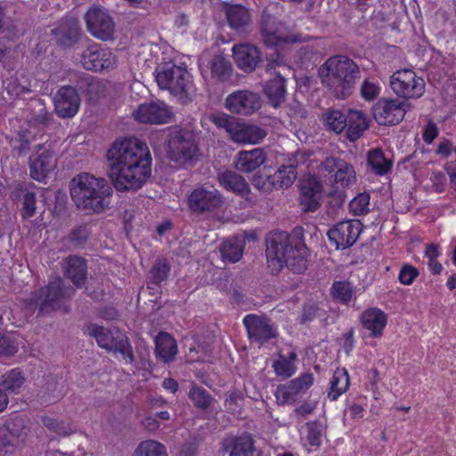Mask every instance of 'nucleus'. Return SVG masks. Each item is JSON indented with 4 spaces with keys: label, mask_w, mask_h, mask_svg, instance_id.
Masks as SVG:
<instances>
[{
    "label": "nucleus",
    "mask_w": 456,
    "mask_h": 456,
    "mask_svg": "<svg viewBox=\"0 0 456 456\" xmlns=\"http://www.w3.org/2000/svg\"><path fill=\"white\" fill-rule=\"evenodd\" d=\"M319 308L315 305H306L303 308L301 323L312 322L317 315Z\"/></svg>",
    "instance_id": "nucleus-64"
},
{
    "label": "nucleus",
    "mask_w": 456,
    "mask_h": 456,
    "mask_svg": "<svg viewBox=\"0 0 456 456\" xmlns=\"http://www.w3.org/2000/svg\"><path fill=\"white\" fill-rule=\"evenodd\" d=\"M297 354L295 351H290L288 355L279 354L278 359L273 362L272 367L276 376L283 379L292 377L297 371L295 362Z\"/></svg>",
    "instance_id": "nucleus-37"
},
{
    "label": "nucleus",
    "mask_w": 456,
    "mask_h": 456,
    "mask_svg": "<svg viewBox=\"0 0 456 456\" xmlns=\"http://www.w3.org/2000/svg\"><path fill=\"white\" fill-rule=\"evenodd\" d=\"M53 118V114L48 112L45 106H42L37 113L34 114L33 119L35 123L42 126H49Z\"/></svg>",
    "instance_id": "nucleus-63"
},
{
    "label": "nucleus",
    "mask_w": 456,
    "mask_h": 456,
    "mask_svg": "<svg viewBox=\"0 0 456 456\" xmlns=\"http://www.w3.org/2000/svg\"><path fill=\"white\" fill-rule=\"evenodd\" d=\"M328 397L331 401H336L343 393H345L349 385V375L346 369H338L335 370L330 382Z\"/></svg>",
    "instance_id": "nucleus-39"
},
{
    "label": "nucleus",
    "mask_w": 456,
    "mask_h": 456,
    "mask_svg": "<svg viewBox=\"0 0 456 456\" xmlns=\"http://www.w3.org/2000/svg\"><path fill=\"white\" fill-rule=\"evenodd\" d=\"M70 196L76 206L94 213L103 211L110 205L112 187L104 178H96L88 173H81L70 182Z\"/></svg>",
    "instance_id": "nucleus-4"
},
{
    "label": "nucleus",
    "mask_w": 456,
    "mask_h": 456,
    "mask_svg": "<svg viewBox=\"0 0 456 456\" xmlns=\"http://www.w3.org/2000/svg\"><path fill=\"white\" fill-rule=\"evenodd\" d=\"M341 160V159L335 157L326 158L320 165V170L322 172H327L331 175V177H334L338 165H340Z\"/></svg>",
    "instance_id": "nucleus-61"
},
{
    "label": "nucleus",
    "mask_w": 456,
    "mask_h": 456,
    "mask_svg": "<svg viewBox=\"0 0 456 456\" xmlns=\"http://www.w3.org/2000/svg\"><path fill=\"white\" fill-rule=\"evenodd\" d=\"M156 81L162 90H168L182 103L191 101L194 85L185 68L173 62L163 63L156 68Z\"/></svg>",
    "instance_id": "nucleus-5"
},
{
    "label": "nucleus",
    "mask_w": 456,
    "mask_h": 456,
    "mask_svg": "<svg viewBox=\"0 0 456 456\" xmlns=\"http://www.w3.org/2000/svg\"><path fill=\"white\" fill-rule=\"evenodd\" d=\"M116 58L108 48L92 45L83 52L81 63L87 70L102 71L112 68Z\"/></svg>",
    "instance_id": "nucleus-22"
},
{
    "label": "nucleus",
    "mask_w": 456,
    "mask_h": 456,
    "mask_svg": "<svg viewBox=\"0 0 456 456\" xmlns=\"http://www.w3.org/2000/svg\"><path fill=\"white\" fill-rule=\"evenodd\" d=\"M242 323L249 341L260 346L279 336L277 326L266 315L248 314L244 316Z\"/></svg>",
    "instance_id": "nucleus-13"
},
{
    "label": "nucleus",
    "mask_w": 456,
    "mask_h": 456,
    "mask_svg": "<svg viewBox=\"0 0 456 456\" xmlns=\"http://www.w3.org/2000/svg\"><path fill=\"white\" fill-rule=\"evenodd\" d=\"M369 127L367 118L361 110H349L346 119V136L351 142L359 139Z\"/></svg>",
    "instance_id": "nucleus-34"
},
{
    "label": "nucleus",
    "mask_w": 456,
    "mask_h": 456,
    "mask_svg": "<svg viewBox=\"0 0 456 456\" xmlns=\"http://www.w3.org/2000/svg\"><path fill=\"white\" fill-rule=\"evenodd\" d=\"M219 184L228 191L246 198L250 193V187L246 179L232 170H225L217 174Z\"/></svg>",
    "instance_id": "nucleus-31"
},
{
    "label": "nucleus",
    "mask_w": 456,
    "mask_h": 456,
    "mask_svg": "<svg viewBox=\"0 0 456 456\" xmlns=\"http://www.w3.org/2000/svg\"><path fill=\"white\" fill-rule=\"evenodd\" d=\"M57 166V157L51 142L38 143L33 147L28 157L30 177L39 183L45 182Z\"/></svg>",
    "instance_id": "nucleus-9"
},
{
    "label": "nucleus",
    "mask_w": 456,
    "mask_h": 456,
    "mask_svg": "<svg viewBox=\"0 0 456 456\" xmlns=\"http://www.w3.org/2000/svg\"><path fill=\"white\" fill-rule=\"evenodd\" d=\"M74 292L71 286H66L60 277H56L46 286L33 291L26 300V305L33 311L37 308L39 314H47L56 311L63 299L71 297Z\"/></svg>",
    "instance_id": "nucleus-6"
},
{
    "label": "nucleus",
    "mask_w": 456,
    "mask_h": 456,
    "mask_svg": "<svg viewBox=\"0 0 456 456\" xmlns=\"http://www.w3.org/2000/svg\"><path fill=\"white\" fill-rule=\"evenodd\" d=\"M155 355L162 363H170L175 360L178 353L176 340L167 332L160 331L155 338Z\"/></svg>",
    "instance_id": "nucleus-30"
},
{
    "label": "nucleus",
    "mask_w": 456,
    "mask_h": 456,
    "mask_svg": "<svg viewBox=\"0 0 456 456\" xmlns=\"http://www.w3.org/2000/svg\"><path fill=\"white\" fill-rule=\"evenodd\" d=\"M361 232L362 224L359 220H345L330 229L327 235L337 249H346L356 242Z\"/></svg>",
    "instance_id": "nucleus-18"
},
{
    "label": "nucleus",
    "mask_w": 456,
    "mask_h": 456,
    "mask_svg": "<svg viewBox=\"0 0 456 456\" xmlns=\"http://www.w3.org/2000/svg\"><path fill=\"white\" fill-rule=\"evenodd\" d=\"M419 270L411 265H403L400 270L398 280L403 285H411L419 276Z\"/></svg>",
    "instance_id": "nucleus-54"
},
{
    "label": "nucleus",
    "mask_w": 456,
    "mask_h": 456,
    "mask_svg": "<svg viewBox=\"0 0 456 456\" xmlns=\"http://www.w3.org/2000/svg\"><path fill=\"white\" fill-rule=\"evenodd\" d=\"M87 30L96 38L107 41L113 38L114 22L105 9L92 7L85 14Z\"/></svg>",
    "instance_id": "nucleus-17"
},
{
    "label": "nucleus",
    "mask_w": 456,
    "mask_h": 456,
    "mask_svg": "<svg viewBox=\"0 0 456 456\" xmlns=\"http://www.w3.org/2000/svg\"><path fill=\"white\" fill-rule=\"evenodd\" d=\"M225 108L232 114L249 116L262 106L259 94L249 90H237L227 95Z\"/></svg>",
    "instance_id": "nucleus-16"
},
{
    "label": "nucleus",
    "mask_w": 456,
    "mask_h": 456,
    "mask_svg": "<svg viewBox=\"0 0 456 456\" xmlns=\"http://www.w3.org/2000/svg\"><path fill=\"white\" fill-rule=\"evenodd\" d=\"M111 352L120 353L123 358L128 363H132L133 362H134L133 346L129 341V338L126 335L121 337L120 340L117 341Z\"/></svg>",
    "instance_id": "nucleus-53"
},
{
    "label": "nucleus",
    "mask_w": 456,
    "mask_h": 456,
    "mask_svg": "<svg viewBox=\"0 0 456 456\" xmlns=\"http://www.w3.org/2000/svg\"><path fill=\"white\" fill-rule=\"evenodd\" d=\"M370 195L368 193H359L349 203L350 210L355 216H362L369 211Z\"/></svg>",
    "instance_id": "nucleus-52"
},
{
    "label": "nucleus",
    "mask_w": 456,
    "mask_h": 456,
    "mask_svg": "<svg viewBox=\"0 0 456 456\" xmlns=\"http://www.w3.org/2000/svg\"><path fill=\"white\" fill-rule=\"evenodd\" d=\"M360 322L370 331V337L381 338L387 324V315L378 307H370L361 314Z\"/></svg>",
    "instance_id": "nucleus-27"
},
{
    "label": "nucleus",
    "mask_w": 456,
    "mask_h": 456,
    "mask_svg": "<svg viewBox=\"0 0 456 456\" xmlns=\"http://www.w3.org/2000/svg\"><path fill=\"white\" fill-rule=\"evenodd\" d=\"M267 61L268 62L265 66L266 71H273L275 77L266 82L264 87V93L268 99L269 104L273 108H278L281 105V103L285 102L287 91L286 80L281 76V72L276 70V68L284 66L285 60L281 53L274 52L273 53L270 54Z\"/></svg>",
    "instance_id": "nucleus-10"
},
{
    "label": "nucleus",
    "mask_w": 456,
    "mask_h": 456,
    "mask_svg": "<svg viewBox=\"0 0 456 456\" xmlns=\"http://www.w3.org/2000/svg\"><path fill=\"white\" fill-rule=\"evenodd\" d=\"M346 119L347 114L338 110L329 109L323 113V122L327 129L336 134H340L346 129Z\"/></svg>",
    "instance_id": "nucleus-40"
},
{
    "label": "nucleus",
    "mask_w": 456,
    "mask_h": 456,
    "mask_svg": "<svg viewBox=\"0 0 456 456\" xmlns=\"http://www.w3.org/2000/svg\"><path fill=\"white\" fill-rule=\"evenodd\" d=\"M284 23L266 8L261 12L259 28L262 40L268 47L277 46L282 44H295L306 42L309 37L301 34L284 35Z\"/></svg>",
    "instance_id": "nucleus-7"
},
{
    "label": "nucleus",
    "mask_w": 456,
    "mask_h": 456,
    "mask_svg": "<svg viewBox=\"0 0 456 456\" xmlns=\"http://www.w3.org/2000/svg\"><path fill=\"white\" fill-rule=\"evenodd\" d=\"M297 178V165H283L273 175V179L278 183L280 189L289 188Z\"/></svg>",
    "instance_id": "nucleus-45"
},
{
    "label": "nucleus",
    "mask_w": 456,
    "mask_h": 456,
    "mask_svg": "<svg viewBox=\"0 0 456 456\" xmlns=\"http://www.w3.org/2000/svg\"><path fill=\"white\" fill-rule=\"evenodd\" d=\"M306 440L308 444L314 448H319L322 444V436L323 434V426L318 421H309L306 423Z\"/></svg>",
    "instance_id": "nucleus-50"
},
{
    "label": "nucleus",
    "mask_w": 456,
    "mask_h": 456,
    "mask_svg": "<svg viewBox=\"0 0 456 456\" xmlns=\"http://www.w3.org/2000/svg\"><path fill=\"white\" fill-rule=\"evenodd\" d=\"M15 341L8 335H0V355L11 356L17 353Z\"/></svg>",
    "instance_id": "nucleus-56"
},
{
    "label": "nucleus",
    "mask_w": 456,
    "mask_h": 456,
    "mask_svg": "<svg viewBox=\"0 0 456 456\" xmlns=\"http://www.w3.org/2000/svg\"><path fill=\"white\" fill-rule=\"evenodd\" d=\"M91 233L92 232L88 224H80L70 230L68 240L75 248H84Z\"/></svg>",
    "instance_id": "nucleus-47"
},
{
    "label": "nucleus",
    "mask_w": 456,
    "mask_h": 456,
    "mask_svg": "<svg viewBox=\"0 0 456 456\" xmlns=\"http://www.w3.org/2000/svg\"><path fill=\"white\" fill-rule=\"evenodd\" d=\"M367 165L372 173L381 176L387 175L391 170L393 161L385 156L381 149L376 148L368 152Z\"/></svg>",
    "instance_id": "nucleus-35"
},
{
    "label": "nucleus",
    "mask_w": 456,
    "mask_h": 456,
    "mask_svg": "<svg viewBox=\"0 0 456 456\" xmlns=\"http://www.w3.org/2000/svg\"><path fill=\"white\" fill-rule=\"evenodd\" d=\"M104 92V86L102 81L94 77H91L86 95L91 100L99 97Z\"/></svg>",
    "instance_id": "nucleus-60"
},
{
    "label": "nucleus",
    "mask_w": 456,
    "mask_h": 456,
    "mask_svg": "<svg viewBox=\"0 0 456 456\" xmlns=\"http://www.w3.org/2000/svg\"><path fill=\"white\" fill-rule=\"evenodd\" d=\"M134 119L143 124H165L171 118L172 112L164 102H144L133 113Z\"/></svg>",
    "instance_id": "nucleus-21"
},
{
    "label": "nucleus",
    "mask_w": 456,
    "mask_h": 456,
    "mask_svg": "<svg viewBox=\"0 0 456 456\" xmlns=\"http://www.w3.org/2000/svg\"><path fill=\"white\" fill-rule=\"evenodd\" d=\"M319 75L322 86L336 98L346 99L353 94L362 72L357 63L349 57L335 55L320 67Z\"/></svg>",
    "instance_id": "nucleus-3"
},
{
    "label": "nucleus",
    "mask_w": 456,
    "mask_h": 456,
    "mask_svg": "<svg viewBox=\"0 0 456 456\" xmlns=\"http://www.w3.org/2000/svg\"><path fill=\"white\" fill-rule=\"evenodd\" d=\"M109 176L119 191H137L151 175L147 144L134 137L117 139L107 152Z\"/></svg>",
    "instance_id": "nucleus-1"
},
{
    "label": "nucleus",
    "mask_w": 456,
    "mask_h": 456,
    "mask_svg": "<svg viewBox=\"0 0 456 456\" xmlns=\"http://www.w3.org/2000/svg\"><path fill=\"white\" fill-rule=\"evenodd\" d=\"M188 397L196 408L203 411L208 410L214 401L213 396L204 387L198 385L191 386Z\"/></svg>",
    "instance_id": "nucleus-41"
},
{
    "label": "nucleus",
    "mask_w": 456,
    "mask_h": 456,
    "mask_svg": "<svg viewBox=\"0 0 456 456\" xmlns=\"http://www.w3.org/2000/svg\"><path fill=\"white\" fill-rule=\"evenodd\" d=\"M252 184L254 187L262 192L268 193L273 190H280L276 181L273 179V175H255L252 178Z\"/></svg>",
    "instance_id": "nucleus-51"
},
{
    "label": "nucleus",
    "mask_w": 456,
    "mask_h": 456,
    "mask_svg": "<svg viewBox=\"0 0 456 456\" xmlns=\"http://www.w3.org/2000/svg\"><path fill=\"white\" fill-rule=\"evenodd\" d=\"M379 93V86L368 79L364 80L361 86V95L366 101L374 100L378 97Z\"/></svg>",
    "instance_id": "nucleus-55"
},
{
    "label": "nucleus",
    "mask_w": 456,
    "mask_h": 456,
    "mask_svg": "<svg viewBox=\"0 0 456 456\" xmlns=\"http://www.w3.org/2000/svg\"><path fill=\"white\" fill-rule=\"evenodd\" d=\"M228 25L238 33H247L251 24V14L245 6L238 4H224Z\"/></svg>",
    "instance_id": "nucleus-28"
},
{
    "label": "nucleus",
    "mask_w": 456,
    "mask_h": 456,
    "mask_svg": "<svg viewBox=\"0 0 456 456\" xmlns=\"http://www.w3.org/2000/svg\"><path fill=\"white\" fill-rule=\"evenodd\" d=\"M392 91L403 101L418 99L425 93V81L410 69L396 70L390 77Z\"/></svg>",
    "instance_id": "nucleus-11"
},
{
    "label": "nucleus",
    "mask_w": 456,
    "mask_h": 456,
    "mask_svg": "<svg viewBox=\"0 0 456 456\" xmlns=\"http://www.w3.org/2000/svg\"><path fill=\"white\" fill-rule=\"evenodd\" d=\"M314 378L313 373L305 372L299 377L281 384L274 393L280 405L296 403L313 386Z\"/></svg>",
    "instance_id": "nucleus-15"
},
{
    "label": "nucleus",
    "mask_w": 456,
    "mask_h": 456,
    "mask_svg": "<svg viewBox=\"0 0 456 456\" xmlns=\"http://www.w3.org/2000/svg\"><path fill=\"white\" fill-rule=\"evenodd\" d=\"M334 181L346 186L354 183L355 172L353 165L342 159L335 173Z\"/></svg>",
    "instance_id": "nucleus-48"
},
{
    "label": "nucleus",
    "mask_w": 456,
    "mask_h": 456,
    "mask_svg": "<svg viewBox=\"0 0 456 456\" xmlns=\"http://www.w3.org/2000/svg\"><path fill=\"white\" fill-rule=\"evenodd\" d=\"M410 108L411 103L406 101L382 98L373 105L371 110L373 118L379 125L395 126L403 119Z\"/></svg>",
    "instance_id": "nucleus-12"
},
{
    "label": "nucleus",
    "mask_w": 456,
    "mask_h": 456,
    "mask_svg": "<svg viewBox=\"0 0 456 456\" xmlns=\"http://www.w3.org/2000/svg\"><path fill=\"white\" fill-rule=\"evenodd\" d=\"M1 427L7 429V436L12 440L13 438L23 440L28 432L26 420L21 416H15L11 418Z\"/></svg>",
    "instance_id": "nucleus-44"
},
{
    "label": "nucleus",
    "mask_w": 456,
    "mask_h": 456,
    "mask_svg": "<svg viewBox=\"0 0 456 456\" xmlns=\"http://www.w3.org/2000/svg\"><path fill=\"white\" fill-rule=\"evenodd\" d=\"M14 446V441L7 436V429L0 427V456L11 453Z\"/></svg>",
    "instance_id": "nucleus-58"
},
{
    "label": "nucleus",
    "mask_w": 456,
    "mask_h": 456,
    "mask_svg": "<svg viewBox=\"0 0 456 456\" xmlns=\"http://www.w3.org/2000/svg\"><path fill=\"white\" fill-rule=\"evenodd\" d=\"M64 275L77 288H81L87 280V262L77 255H69L64 259Z\"/></svg>",
    "instance_id": "nucleus-29"
},
{
    "label": "nucleus",
    "mask_w": 456,
    "mask_h": 456,
    "mask_svg": "<svg viewBox=\"0 0 456 456\" xmlns=\"http://www.w3.org/2000/svg\"><path fill=\"white\" fill-rule=\"evenodd\" d=\"M266 160V153L262 148L241 151L237 154L235 167L242 173H250L261 167Z\"/></svg>",
    "instance_id": "nucleus-32"
},
{
    "label": "nucleus",
    "mask_w": 456,
    "mask_h": 456,
    "mask_svg": "<svg viewBox=\"0 0 456 456\" xmlns=\"http://www.w3.org/2000/svg\"><path fill=\"white\" fill-rule=\"evenodd\" d=\"M170 271L171 266L168 261L164 257L158 258L147 275L148 289H159L162 282L167 280Z\"/></svg>",
    "instance_id": "nucleus-33"
},
{
    "label": "nucleus",
    "mask_w": 456,
    "mask_h": 456,
    "mask_svg": "<svg viewBox=\"0 0 456 456\" xmlns=\"http://www.w3.org/2000/svg\"><path fill=\"white\" fill-rule=\"evenodd\" d=\"M354 331L350 329L347 332L343 334L342 343L340 344L346 355H350L354 348Z\"/></svg>",
    "instance_id": "nucleus-62"
},
{
    "label": "nucleus",
    "mask_w": 456,
    "mask_h": 456,
    "mask_svg": "<svg viewBox=\"0 0 456 456\" xmlns=\"http://www.w3.org/2000/svg\"><path fill=\"white\" fill-rule=\"evenodd\" d=\"M85 334L94 338L98 346L111 352L117 341L125 334L118 328L106 329L94 323H89L85 327Z\"/></svg>",
    "instance_id": "nucleus-26"
},
{
    "label": "nucleus",
    "mask_w": 456,
    "mask_h": 456,
    "mask_svg": "<svg viewBox=\"0 0 456 456\" xmlns=\"http://www.w3.org/2000/svg\"><path fill=\"white\" fill-rule=\"evenodd\" d=\"M199 151L195 134L188 129L171 131L167 138V155L177 163L194 159Z\"/></svg>",
    "instance_id": "nucleus-8"
},
{
    "label": "nucleus",
    "mask_w": 456,
    "mask_h": 456,
    "mask_svg": "<svg viewBox=\"0 0 456 456\" xmlns=\"http://www.w3.org/2000/svg\"><path fill=\"white\" fill-rule=\"evenodd\" d=\"M26 382V377L20 368L12 369L1 376L0 387L5 393L19 394Z\"/></svg>",
    "instance_id": "nucleus-38"
},
{
    "label": "nucleus",
    "mask_w": 456,
    "mask_h": 456,
    "mask_svg": "<svg viewBox=\"0 0 456 456\" xmlns=\"http://www.w3.org/2000/svg\"><path fill=\"white\" fill-rule=\"evenodd\" d=\"M322 197L323 186L316 177L301 182L299 205L305 213L316 211L322 205Z\"/></svg>",
    "instance_id": "nucleus-20"
},
{
    "label": "nucleus",
    "mask_w": 456,
    "mask_h": 456,
    "mask_svg": "<svg viewBox=\"0 0 456 456\" xmlns=\"http://www.w3.org/2000/svg\"><path fill=\"white\" fill-rule=\"evenodd\" d=\"M267 131L254 124H237L230 129L232 141L240 144H258L266 137Z\"/></svg>",
    "instance_id": "nucleus-25"
},
{
    "label": "nucleus",
    "mask_w": 456,
    "mask_h": 456,
    "mask_svg": "<svg viewBox=\"0 0 456 456\" xmlns=\"http://www.w3.org/2000/svg\"><path fill=\"white\" fill-rule=\"evenodd\" d=\"M245 236H232L224 240L221 247V255L224 261L238 262L243 254Z\"/></svg>",
    "instance_id": "nucleus-36"
},
{
    "label": "nucleus",
    "mask_w": 456,
    "mask_h": 456,
    "mask_svg": "<svg viewBox=\"0 0 456 456\" xmlns=\"http://www.w3.org/2000/svg\"><path fill=\"white\" fill-rule=\"evenodd\" d=\"M52 36L57 45L62 48L72 47L81 37L78 20L73 17L62 19L58 26L52 29Z\"/></svg>",
    "instance_id": "nucleus-23"
},
{
    "label": "nucleus",
    "mask_w": 456,
    "mask_h": 456,
    "mask_svg": "<svg viewBox=\"0 0 456 456\" xmlns=\"http://www.w3.org/2000/svg\"><path fill=\"white\" fill-rule=\"evenodd\" d=\"M232 53L238 68L244 72H252L263 61L260 50L250 44L234 45Z\"/></svg>",
    "instance_id": "nucleus-24"
},
{
    "label": "nucleus",
    "mask_w": 456,
    "mask_h": 456,
    "mask_svg": "<svg viewBox=\"0 0 456 456\" xmlns=\"http://www.w3.org/2000/svg\"><path fill=\"white\" fill-rule=\"evenodd\" d=\"M36 189L37 186L31 182H20L14 185L10 197L13 201H20L22 204Z\"/></svg>",
    "instance_id": "nucleus-49"
},
{
    "label": "nucleus",
    "mask_w": 456,
    "mask_h": 456,
    "mask_svg": "<svg viewBox=\"0 0 456 456\" xmlns=\"http://www.w3.org/2000/svg\"><path fill=\"white\" fill-rule=\"evenodd\" d=\"M224 204L223 194L214 186H199L188 197V207L196 214L210 212Z\"/></svg>",
    "instance_id": "nucleus-14"
},
{
    "label": "nucleus",
    "mask_w": 456,
    "mask_h": 456,
    "mask_svg": "<svg viewBox=\"0 0 456 456\" xmlns=\"http://www.w3.org/2000/svg\"><path fill=\"white\" fill-rule=\"evenodd\" d=\"M231 61L223 55L215 56L211 63V73L218 81H227L232 75Z\"/></svg>",
    "instance_id": "nucleus-43"
},
{
    "label": "nucleus",
    "mask_w": 456,
    "mask_h": 456,
    "mask_svg": "<svg viewBox=\"0 0 456 456\" xmlns=\"http://www.w3.org/2000/svg\"><path fill=\"white\" fill-rule=\"evenodd\" d=\"M91 77L92 76L85 73L76 75L70 86L76 89L77 94H86Z\"/></svg>",
    "instance_id": "nucleus-59"
},
{
    "label": "nucleus",
    "mask_w": 456,
    "mask_h": 456,
    "mask_svg": "<svg viewBox=\"0 0 456 456\" xmlns=\"http://www.w3.org/2000/svg\"><path fill=\"white\" fill-rule=\"evenodd\" d=\"M332 297L338 303L347 305L354 295V288L346 281H336L330 288Z\"/></svg>",
    "instance_id": "nucleus-46"
},
{
    "label": "nucleus",
    "mask_w": 456,
    "mask_h": 456,
    "mask_svg": "<svg viewBox=\"0 0 456 456\" xmlns=\"http://www.w3.org/2000/svg\"><path fill=\"white\" fill-rule=\"evenodd\" d=\"M54 111L61 118H72L80 109L81 99L71 86H61L53 98Z\"/></svg>",
    "instance_id": "nucleus-19"
},
{
    "label": "nucleus",
    "mask_w": 456,
    "mask_h": 456,
    "mask_svg": "<svg viewBox=\"0 0 456 456\" xmlns=\"http://www.w3.org/2000/svg\"><path fill=\"white\" fill-rule=\"evenodd\" d=\"M132 456H167L164 444L155 440H144L139 443Z\"/></svg>",
    "instance_id": "nucleus-42"
},
{
    "label": "nucleus",
    "mask_w": 456,
    "mask_h": 456,
    "mask_svg": "<svg viewBox=\"0 0 456 456\" xmlns=\"http://www.w3.org/2000/svg\"><path fill=\"white\" fill-rule=\"evenodd\" d=\"M267 267L277 275L284 266L294 273H303L307 269L309 249L304 239V230L297 227L291 233L275 231L265 239Z\"/></svg>",
    "instance_id": "nucleus-2"
},
{
    "label": "nucleus",
    "mask_w": 456,
    "mask_h": 456,
    "mask_svg": "<svg viewBox=\"0 0 456 456\" xmlns=\"http://www.w3.org/2000/svg\"><path fill=\"white\" fill-rule=\"evenodd\" d=\"M37 194H31L21 205L20 215L23 219H29L36 214Z\"/></svg>",
    "instance_id": "nucleus-57"
}]
</instances>
